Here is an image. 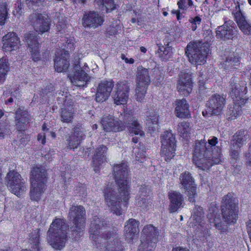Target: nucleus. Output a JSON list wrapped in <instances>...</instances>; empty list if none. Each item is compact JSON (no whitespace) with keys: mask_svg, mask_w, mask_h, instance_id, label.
<instances>
[{"mask_svg":"<svg viewBox=\"0 0 251 251\" xmlns=\"http://www.w3.org/2000/svg\"><path fill=\"white\" fill-rule=\"evenodd\" d=\"M108 224L97 216L93 217L90 225V238L97 248L105 251H123L124 246L115 230L102 231Z\"/></svg>","mask_w":251,"mask_h":251,"instance_id":"f03ea898","label":"nucleus"},{"mask_svg":"<svg viewBox=\"0 0 251 251\" xmlns=\"http://www.w3.org/2000/svg\"><path fill=\"white\" fill-rule=\"evenodd\" d=\"M249 139L250 135L246 131L240 130L233 136L230 144L241 148Z\"/></svg>","mask_w":251,"mask_h":251,"instance_id":"c9c22d12","label":"nucleus"},{"mask_svg":"<svg viewBox=\"0 0 251 251\" xmlns=\"http://www.w3.org/2000/svg\"><path fill=\"white\" fill-rule=\"evenodd\" d=\"M9 69L6 58H2L0 60V81L3 80Z\"/></svg>","mask_w":251,"mask_h":251,"instance_id":"de8ad7c7","label":"nucleus"},{"mask_svg":"<svg viewBox=\"0 0 251 251\" xmlns=\"http://www.w3.org/2000/svg\"><path fill=\"white\" fill-rule=\"evenodd\" d=\"M235 24L231 20H226L224 24L219 26L216 29V36L224 40L232 39L235 32Z\"/></svg>","mask_w":251,"mask_h":251,"instance_id":"4be33fe9","label":"nucleus"},{"mask_svg":"<svg viewBox=\"0 0 251 251\" xmlns=\"http://www.w3.org/2000/svg\"><path fill=\"white\" fill-rule=\"evenodd\" d=\"M74 62V74L70 76L72 83L77 87H83L90 79L85 70L81 69V63L79 58H75Z\"/></svg>","mask_w":251,"mask_h":251,"instance_id":"4468645a","label":"nucleus"},{"mask_svg":"<svg viewBox=\"0 0 251 251\" xmlns=\"http://www.w3.org/2000/svg\"><path fill=\"white\" fill-rule=\"evenodd\" d=\"M82 25L84 27L95 28L100 26L103 21V18L99 14L95 11L85 12L82 19Z\"/></svg>","mask_w":251,"mask_h":251,"instance_id":"393cba45","label":"nucleus"},{"mask_svg":"<svg viewBox=\"0 0 251 251\" xmlns=\"http://www.w3.org/2000/svg\"><path fill=\"white\" fill-rule=\"evenodd\" d=\"M129 89V85L127 81L118 82L116 84L115 93L113 95L114 103L120 105L126 102Z\"/></svg>","mask_w":251,"mask_h":251,"instance_id":"dca6fc26","label":"nucleus"},{"mask_svg":"<svg viewBox=\"0 0 251 251\" xmlns=\"http://www.w3.org/2000/svg\"><path fill=\"white\" fill-rule=\"evenodd\" d=\"M209 51V44L201 41L190 43L185 49V54L189 61L195 65L203 64Z\"/></svg>","mask_w":251,"mask_h":251,"instance_id":"423d86ee","label":"nucleus"},{"mask_svg":"<svg viewBox=\"0 0 251 251\" xmlns=\"http://www.w3.org/2000/svg\"><path fill=\"white\" fill-rule=\"evenodd\" d=\"M114 87V82L112 80H103L99 83L95 95V100L97 102H103L106 101L110 95Z\"/></svg>","mask_w":251,"mask_h":251,"instance_id":"aec40b11","label":"nucleus"},{"mask_svg":"<svg viewBox=\"0 0 251 251\" xmlns=\"http://www.w3.org/2000/svg\"><path fill=\"white\" fill-rule=\"evenodd\" d=\"M16 127L19 130H24L25 129V123H22L20 121H17Z\"/></svg>","mask_w":251,"mask_h":251,"instance_id":"bf43d9fd","label":"nucleus"},{"mask_svg":"<svg viewBox=\"0 0 251 251\" xmlns=\"http://www.w3.org/2000/svg\"><path fill=\"white\" fill-rule=\"evenodd\" d=\"M226 58L221 63L222 67L225 70H231L236 68L239 64V58L237 53L234 52L226 51Z\"/></svg>","mask_w":251,"mask_h":251,"instance_id":"2f4dec72","label":"nucleus"},{"mask_svg":"<svg viewBox=\"0 0 251 251\" xmlns=\"http://www.w3.org/2000/svg\"><path fill=\"white\" fill-rule=\"evenodd\" d=\"M29 19L36 31L43 33L49 30L50 21L47 15L35 11L30 15Z\"/></svg>","mask_w":251,"mask_h":251,"instance_id":"ddd939ff","label":"nucleus"},{"mask_svg":"<svg viewBox=\"0 0 251 251\" xmlns=\"http://www.w3.org/2000/svg\"><path fill=\"white\" fill-rule=\"evenodd\" d=\"M121 58L123 60H124L127 63L133 64L134 62V60L132 58H130L129 59L127 58L126 55L124 54H121Z\"/></svg>","mask_w":251,"mask_h":251,"instance_id":"052dcab7","label":"nucleus"},{"mask_svg":"<svg viewBox=\"0 0 251 251\" xmlns=\"http://www.w3.org/2000/svg\"><path fill=\"white\" fill-rule=\"evenodd\" d=\"M15 115L16 121H20L22 123H26L28 121L27 112L24 109V108H18L16 111Z\"/></svg>","mask_w":251,"mask_h":251,"instance_id":"09e8293b","label":"nucleus"},{"mask_svg":"<svg viewBox=\"0 0 251 251\" xmlns=\"http://www.w3.org/2000/svg\"><path fill=\"white\" fill-rule=\"evenodd\" d=\"M46 171L40 167L33 168L31 171L30 182L33 184L41 183L45 184L47 181Z\"/></svg>","mask_w":251,"mask_h":251,"instance_id":"72a5a7b5","label":"nucleus"},{"mask_svg":"<svg viewBox=\"0 0 251 251\" xmlns=\"http://www.w3.org/2000/svg\"><path fill=\"white\" fill-rule=\"evenodd\" d=\"M123 123L126 126L130 133L140 137L145 135V132L143 130V127L138 120L128 114L125 113L124 115Z\"/></svg>","mask_w":251,"mask_h":251,"instance_id":"b1692460","label":"nucleus"},{"mask_svg":"<svg viewBox=\"0 0 251 251\" xmlns=\"http://www.w3.org/2000/svg\"><path fill=\"white\" fill-rule=\"evenodd\" d=\"M45 0H26V2L30 8L38 7L43 5Z\"/></svg>","mask_w":251,"mask_h":251,"instance_id":"3c124183","label":"nucleus"},{"mask_svg":"<svg viewBox=\"0 0 251 251\" xmlns=\"http://www.w3.org/2000/svg\"><path fill=\"white\" fill-rule=\"evenodd\" d=\"M158 114L154 112L147 116L146 125L148 130L151 132L158 129Z\"/></svg>","mask_w":251,"mask_h":251,"instance_id":"4c0bfd02","label":"nucleus"},{"mask_svg":"<svg viewBox=\"0 0 251 251\" xmlns=\"http://www.w3.org/2000/svg\"><path fill=\"white\" fill-rule=\"evenodd\" d=\"M55 57L54 59V68L58 72L65 71L69 67L68 60L69 53L64 49L58 50L55 52Z\"/></svg>","mask_w":251,"mask_h":251,"instance_id":"5701e85b","label":"nucleus"},{"mask_svg":"<svg viewBox=\"0 0 251 251\" xmlns=\"http://www.w3.org/2000/svg\"><path fill=\"white\" fill-rule=\"evenodd\" d=\"M232 15L239 28L245 35L251 34V23L241 11L239 2L232 10Z\"/></svg>","mask_w":251,"mask_h":251,"instance_id":"2eb2a0df","label":"nucleus"},{"mask_svg":"<svg viewBox=\"0 0 251 251\" xmlns=\"http://www.w3.org/2000/svg\"><path fill=\"white\" fill-rule=\"evenodd\" d=\"M84 134L81 126H75L74 128V132L67 139L68 147L70 149H75L84 139Z\"/></svg>","mask_w":251,"mask_h":251,"instance_id":"c85d7f7f","label":"nucleus"},{"mask_svg":"<svg viewBox=\"0 0 251 251\" xmlns=\"http://www.w3.org/2000/svg\"><path fill=\"white\" fill-rule=\"evenodd\" d=\"M164 45L158 44V49L156 52L157 56L162 61L168 60L172 55L173 47L171 41L166 37L163 40Z\"/></svg>","mask_w":251,"mask_h":251,"instance_id":"a878e982","label":"nucleus"},{"mask_svg":"<svg viewBox=\"0 0 251 251\" xmlns=\"http://www.w3.org/2000/svg\"><path fill=\"white\" fill-rule=\"evenodd\" d=\"M3 42V50L5 51H11L17 48L20 43V39L14 32H9L2 38Z\"/></svg>","mask_w":251,"mask_h":251,"instance_id":"c756f323","label":"nucleus"},{"mask_svg":"<svg viewBox=\"0 0 251 251\" xmlns=\"http://www.w3.org/2000/svg\"><path fill=\"white\" fill-rule=\"evenodd\" d=\"M65 45H64L63 46H64V48H63L62 49H64L65 50V49H68V50H74V49H75V46H74L75 41H74V39L73 38H66L65 39Z\"/></svg>","mask_w":251,"mask_h":251,"instance_id":"864d4df0","label":"nucleus"},{"mask_svg":"<svg viewBox=\"0 0 251 251\" xmlns=\"http://www.w3.org/2000/svg\"><path fill=\"white\" fill-rule=\"evenodd\" d=\"M137 205L140 207L143 210L146 211L149 210L151 207V201L150 198H137Z\"/></svg>","mask_w":251,"mask_h":251,"instance_id":"a18cd8bd","label":"nucleus"},{"mask_svg":"<svg viewBox=\"0 0 251 251\" xmlns=\"http://www.w3.org/2000/svg\"><path fill=\"white\" fill-rule=\"evenodd\" d=\"M49 134L53 138H55V137H56V134L55 133V132H53V131H49Z\"/></svg>","mask_w":251,"mask_h":251,"instance_id":"338daca9","label":"nucleus"},{"mask_svg":"<svg viewBox=\"0 0 251 251\" xmlns=\"http://www.w3.org/2000/svg\"><path fill=\"white\" fill-rule=\"evenodd\" d=\"M178 133L183 138H186L191 134V128L189 122L183 121L178 123L177 127Z\"/></svg>","mask_w":251,"mask_h":251,"instance_id":"a19ab883","label":"nucleus"},{"mask_svg":"<svg viewBox=\"0 0 251 251\" xmlns=\"http://www.w3.org/2000/svg\"><path fill=\"white\" fill-rule=\"evenodd\" d=\"M178 76L176 87L178 91L185 96L189 95L192 92L193 87L191 74L181 72Z\"/></svg>","mask_w":251,"mask_h":251,"instance_id":"412c9836","label":"nucleus"},{"mask_svg":"<svg viewBox=\"0 0 251 251\" xmlns=\"http://www.w3.org/2000/svg\"><path fill=\"white\" fill-rule=\"evenodd\" d=\"M189 21L193 25H200L201 21V19L200 18V16H198L194 18H190Z\"/></svg>","mask_w":251,"mask_h":251,"instance_id":"4d7b16f0","label":"nucleus"},{"mask_svg":"<svg viewBox=\"0 0 251 251\" xmlns=\"http://www.w3.org/2000/svg\"><path fill=\"white\" fill-rule=\"evenodd\" d=\"M181 185L184 189L195 185L194 179L188 172L181 174L179 177Z\"/></svg>","mask_w":251,"mask_h":251,"instance_id":"58836bf2","label":"nucleus"},{"mask_svg":"<svg viewBox=\"0 0 251 251\" xmlns=\"http://www.w3.org/2000/svg\"><path fill=\"white\" fill-rule=\"evenodd\" d=\"M203 215L202 208L201 206H196L193 209L191 218L193 221H196V223L200 224L203 218Z\"/></svg>","mask_w":251,"mask_h":251,"instance_id":"c03bdc74","label":"nucleus"},{"mask_svg":"<svg viewBox=\"0 0 251 251\" xmlns=\"http://www.w3.org/2000/svg\"><path fill=\"white\" fill-rule=\"evenodd\" d=\"M226 99L220 95L214 94L211 96L207 101L208 112L211 115H220L225 105Z\"/></svg>","mask_w":251,"mask_h":251,"instance_id":"f3484780","label":"nucleus"},{"mask_svg":"<svg viewBox=\"0 0 251 251\" xmlns=\"http://www.w3.org/2000/svg\"><path fill=\"white\" fill-rule=\"evenodd\" d=\"M42 130L43 131V132H45L46 134L47 133H49V132L50 131L49 130V128L47 127L45 124H44L42 126Z\"/></svg>","mask_w":251,"mask_h":251,"instance_id":"0e129e2a","label":"nucleus"},{"mask_svg":"<svg viewBox=\"0 0 251 251\" xmlns=\"http://www.w3.org/2000/svg\"><path fill=\"white\" fill-rule=\"evenodd\" d=\"M24 38L26 43L33 60L37 61L41 59V55L39 52V43L38 41L37 33L32 32L25 34Z\"/></svg>","mask_w":251,"mask_h":251,"instance_id":"6ab92c4d","label":"nucleus"},{"mask_svg":"<svg viewBox=\"0 0 251 251\" xmlns=\"http://www.w3.org/2000/svg\"><path fill=\"white\" fill-rule=\"evenodd\" d=\"M30 197L31 200L38 201L45 190V184L31 183Z\"/></svg>","mask_w":251,"mask_h":251,"instance_id":"e433bc0d","label":"nucleus"},{"mask_svg":"<svg viewBox=\"0 0 251 251\" xmlns=\"http://www.w3.org/2000/svg\"><path fill=\"white\" fill-rule=\"evenodd\" d=\"M172 251H189V250L186 249L185 248L176 247L175 248H173Z\"/></svg>","mask_w":251,"mask_h":251,"instance_id":"e2e57ef3","label":"nucleus"},{"mask_svg":"<svg viewBox=\"0 0 251 251\" xmlns=\"http://www.w3.org/2000/svg\"><path fill=\"white\" fill-rule=\"evenodd\" d=\"M240 149V148L234 145L230 144L229 157L234 163H235L239 158Z\"/></svg>","mask_w":251,"mask_h":251,"instance_id":"49530a36","label":"nucleus"},{"mask_svg":"<svg viewBox=\"0 0 251 251\" xmlns=\"http://www.w3.org/2000/svg\"><path fill=\"white\" fill-rule=\"evenodd\" d=\"M107 148L104 145L100 146L96 150V152L93 158V164L94 171H99V167L106 160V153Z\"/></svg>","mask_w":251,"mask_h":251,"instance_id":"7c9ffc66","label":"nucleus"},{"mask_svg":"<svg viewBox=\"0 0 251 251\" xmlns=\"http://www.w3.org/2000/svg\"><path fill=\"white\" fill-rule=\"evenodd\" d=\"M229 94L233 101L240 104H245L248 100L247 83L237 77L231 78L229 85Z\"/></svg>","mask_w":251,"mask_h":251,"instance_id":"1a4fd4ad","label":"nucleus"},{"mask_svg":"<svg viewBox=\"0 0 251 251\" xmlns=\"http://www.w3.org/2000/svg\"><path fill=\"white\" fill-rule=\"evenodd\" d=\"M95 2L101 11H105L107 13L115 8L114 0H95Z\"/></svg>","mask_w":251,"mask_h":251,"instance_id":"ea45409f","label":"nucleus"},{"mask_svg":"<svg viewBox=\"0 0 251 251\" xmlns=\"http://www.w3.org/2000/svg\"><path fill=\"white\" fill-rule=\"evenodd\" d=\"M169 198L170 200L169 207L170 212H175L183 207L184 205V198L180 192L171 191L169 193Z\"/></svg>","mask_w":251,"mask_h":251,"instance_id":"bb28decb","label":"nucleus"},{"mask_svg":"<svg viewBox=\"0 0 251 251\" xmlns=\"http://www.w3.org/2000/svg\"><path fill=\"white\" fill-rule=\"evenodd\" d=\"M187 0H179L177 2L178 7L180 9H184L185 7V4Z\"/></svg>","mask_w":251,"mask_h":251,"instance_id":"680f3d73","label":"nucleus"},{"mask_svg":"<svg viewBox=\"0 0 251 251\" xmlns=\"http://www.w3.org/2000/svg\"><path fill=\"white\" fill-rule=\"evenodd\" d=\"M128 170V166L125 163L115 165L113 174L118 192H115L112 184H108L104 189L106 204L114 214L118 216L122 214V204L126 207L129 198L130 179Z\"/></svg>","mask_w":251,"mask_h":251,"instance_id":"f257e3e1","label":"nucleus"},{"mask_svg":"<svg viewBox=\"0 0 251 251\" xmlns=\"http://www.w3.org/2000/svg\"><path fill=\"white\" fill-rule=\"evenodd\" d=\"M135 155L136 159L137 161H139L140 159H144L146 156L145 153L143 151H139L138 152L135 151Z\"/></svg>","mask_w":251,"mask_h":251,"instance_id":"13d9d810","label":"nucleus"},{"mask_svg":"<svg viewBox=\"0 0 251 251\" xmlns=\"http://www.w3.org/2000/svg\"><path fill=\"white\" fill-rule=\"evenodd\" d=\"M218 142V138L215 136H212L207 142L205 139L196 141L193 161L198 167L207 170L214 164L221 162V149L216 146Z\"/></svg>","mask_w":251,"mask_h":251,"instance_id":"7ed1b4c3","label":"nucleus"},{"mask_svg":"<svg viewBox=\"0 0 251 251\" xmlns=\"http://www.w3.org/2000/svg\"><path fill=\"white\" fill-rule=\"evenodd\" d=\"M24 13V5L21 3H19L18 6L13 10V15L18 19H20Z\"/></svg>","mask_w":251,"mask_h":251,"instance_id":"603ef678","label":"nucleus"},{"mask_svg":"<svg viewBox=\"0 0 251 251\" xmlns=\"http://www.w3.org/2000/svg\"><path fill=\"white\" fill-rule=\"evenodd\" d=\"M138 222L133 219H130L125 226V235L127 241L132 240L135 236L139 233Z\"/></svg>","mask_w":251,"mask_h":251,"instance_id":"473e14b6","label":"nucleus"},{"mask_svg":"<svg viewBox=\"0 0 251 251\" xmlns=\"http://www.w3.org/2000/svg\"><path fill=\"white\" fill-rule=\"evenodd\" d=\"M5 182L9 190L17 196L22 195L26 190L24 179L15 170L9 171L5 177Z\"/></svg>","mask_w":251,"mask_h":251,"instance_id":"9d476101","label":"nucleus"},{"mask_svg":"<svg viewBox=\"0 0 251 251\" xmlns=\"http://www.w3.org/2000/svg\"><path fill=\"white\" fill-rule=\"evenodd\" d=\"M244 105V104H240L234 102L233 106L230 107L228 111L229 114L228 119L230 120H233L241 115L242 113L241 106Z\"/></svg>","mask_w":251,"mask_h":251,"instance_id":"79ce46f5","label":"nucleus"},{"mask_svg":"<svg viewBox=\"0 0 251 251\" xmlns=\"http://www.w3.org/2000/svg\"><path fill=\"white\" fill-rule=\"evenodd\" d=\"M148 188L145 186H141L139 189L138 196L137 198H148Z\"/></svg>","mask_w":251,"mask_h":251,"instance_id":"5fc2aeb1","label":"nucleus"},{"mask_svg":"<svg viewBox=\"0 0 251 251\" xmlns=\"http://www.w3.org/2000/svg\"><path fill=\"white\" fill-rule=\"evenodd\" d=\"M103 129L106 132H118L124 130L126 126L122 121L115 120L110 115H104L101 119Z\"/></svg>","mask_w":251,"mask_h":251,"instance_id":"a211bd4d","label":"nucleus"},{"mask_svg":"<svg viewBox=\"0 0 251 251\" xmlns=\"http://www.w3.org/2000/svg\"><path fill=\"white\" fill-rule=\"evenodd\" d=\"M246 165L247 166L251 167V158L249 159V160L247 161L246 162Z\"/></svg>","mask_w":251,"mask_h":251,"instance_id":"774afa93","label":"nucleus"},{"mask_svg":"<svg viewBox=\"0 0 251 251\" xmlns=\"http://www.w3.org/2000/svg\"><path fill=\"white\" fill-rule=\"evenodd\" d=\"M187 191L188 200L190 202H195V199L197 197L196 185L187 187L184 189Z\"/></svg>","mask_w":251,"mask_h":251,"instance_id":"8fccbe9b","label":"nucleus"},{"mask_svg":"<svg viewBox=\"0 0 251 251\" xmlns=\"http://www.w3.org/2000/svg\"><path fill=\"white\" fill-rule=\"evenodd\" d=\"M9 9L5 2H0V25H4L8 18Z\"/></svg>","mask_w":251,"mask_h":251,"instance_id":"37998d69","label":"nucleus"},{"mask_svg":"<svg viewBox=\"0 0 251 251\" xmlns=\"http://www.w3.org/2000/svg\"><path fill=\"white\" fill-rule=\"evenodd\" d=\"M176 105L175 113L177 117L184 118L190 117L189 104L185 99L177 100Z\"/></svg>","mask_w":251,"mask_h":251,"instance_id":"f704fd0d","label":"nucleus"},{"mask_svg":"<svg viewBox=\"0 0 251 251\" xmlns=\"http://www.w3.org/2000/svg\"><path fill=\"white\" fill-rule=\"evenodd\" d=\"M69 218L73 223L70 227L71 236L77 240L82 236L85 227V209L81 205L72 206L70 209Z\"/></svg>","mask_w":251,"mask_h":251,"instance_id":"39448f33","label":"nucleus"},{"mask_svg":"<svg viewBox=\"0 0 251 251\" xmlns=\"http://www.w3.org/2000/svg\"><path fill=\"white\" fill-rule=\"evenodd\" d=\"M46 135L45 132H41L38 134L37 136V140L42 145L46 143Z\"/></svg>","mask_w":251,"mask_h":251,"instance_id":"6e6d98bb","label":"nucleus"},{"mask_svg":"<svg viewBox=\"0 0 251 251\" xmlns=\"http://www.w3.org/2000/svg\"><path fill=\"white\" fill-rule=\"evenodd\" d=\"M221 207L223 220L227 224H235L238 217V206L233 194L228 193L223 197Z\"/></svg>","mask_w":251,"mask_h":251,"instance_id":"0eeeda50","label":"nucleus"},{"mask_svg":"<svg viewBox=\"0 0 251 251\" xmlns=\"http://www.w3.org/2000/svg\"><path fill=\"white\" fill-rule=\"evenodd\" d=\"M161 139L162 146L160 154L166 161H168L175 154L176 138L171 130H167L162 134Z\"/></svg>","mask_w":251,"mask_h":251,"instance_id":"f8f14e48","label":"nucleus"},{"mask_svg":"<svg viewBox=\"0 0 251 251\" xmlns=\"http://www.w3.org/2000/svg\"><path fill=\"white\" fill-rule=\"evenodd\" d=\"M151 82L149 70L142 66L137 68L136 75L135 99L142 102L144 100L147 90Z\"/></svg>","mask_w":251,"mask_h":251,"instance_id":"6e6552de","label":"nucleus"},{"mask_svg":"<svg viewBox=\"0 0 251 251\" xmlns=\"http://www.w3.org/2000/svg\"><path fill=\"white\" fill-rule=\"evenodd\" d=\"M68 228L63 219L56 218L53 221L48 231L47 240L54 249L61 250L65 247Z\"/></svg>","mask_w":251,"mask_h":251,"instance_id":"20e7f679","label":"nucleus"},{"mask_svg":"<svg viewBox=\"0 0 251 251\" xmlns=\"http://www.w3.org/2000/svg\"><path fill=\"white\" fill-rule=\"evenodd\" d=\"M142 231L144 235L138 247V251H153L158 240V230L152 225H149L145 226Z\"/></svg>","mask_w":251,"mask_h":251,"instance_id":"9b49d317","label":"nucleus"},{"mask_svg":"<svg viewBox=\"0 0 251 251\" xmlns=\"http://www.w3.org/2000/svg\"><path fill=\"white\" fill-rule=\"evenodd\" d=\"M73 115V101L71 99L66 98L64 101L63 107L61 109V117L62 121L65 123L72 122Z\"/></svg>","mask_w":251,"mask_h":251,"instance_id":"cd10ccee","label":"nucleus"},{"mask_svg":"<svg viewBox=\"0 0 251 251\" xmlns=\"http://www.w3.org/2000/svg\"><path fill=\"white\" fill-rule=\"evenodd\" d=\"M81 70H84L85 69V72L86 73L88 71L89 68H88L87 65L86 64V63H84L83 67L81 66Z\"/></svg>","mask_w":251,"mask_h":251,"instance_id":"69168bd1","label":"nucleus"}]
</instances>
